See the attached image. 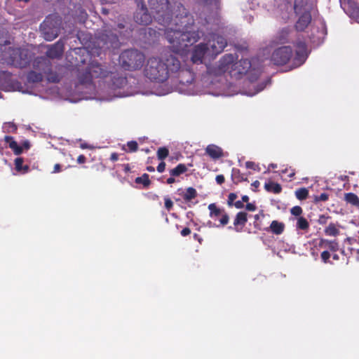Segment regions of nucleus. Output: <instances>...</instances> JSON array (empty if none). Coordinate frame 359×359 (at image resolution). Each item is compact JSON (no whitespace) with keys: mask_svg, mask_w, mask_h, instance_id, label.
Masks as SVG:
<instances>
[{"mask_svg":"<svg viewBox=\"0 0 359 359\" xmlns=\"http://www.w3.org/2000/svg\"><path fill=\"white\" fill-rule=\"evenodd\" d=\"M149 6L155 20L163 28L164 34L171 45L172 51L178 53L196 43L200 35L198 31L189 29L194 24V17L180 2L169 0H148Z\"/></svg>","mask_w":359,"mask_h":359,"instance_id":"nucleus-1","label":"nucleus"},{"mask_svg":"<svg viewBox=\"0 0 359 359\" xmlns=\"http://www.w3.org/2000/svg\"><path fill=\"white\" fill-rule=\"evenodd\" d=\"M62 18L56 14L48 15L40 25L43 38L48 41L57 37L60 32Z\"/></svg>","mask_w":359,"mask_h":359,"instance_id":"nucleus-7","label":"nucleus"},{"mask_svg":"<svg viewBox=\"0 0 359 359\" xmlns=\"http://www.w3.org/2000/svg\"><path fill=\"white\" fill-rule=\"evenodd\" d=\"M4 140L8 144L9 147L15 155H20L22 153V147L19 146L18 142L13 140V137L6 135L4 137Z\"/></svg>","mask_w":359,"mask_h":359,"instance_id":"nucleus-21","label":"nucleus"},{"mask_svg":"<svg viewBox=\"0 0 359 359\" xmlns=\"http://www.w3.org/2000/svg\"><path fill=\"white\" fill-rule=\"evenodd\" d=\"M306 4L304 0H294V11L296 15H299L305 11Z\"/></svg>","mask_w":359,"mask_h":359,"instance_id":"nucleus-30","label":"nucleus"},{"mask_svg":"<svg viewBox=\"0 0 359 359\" xmlns=\"http://www.w3.org/2000/svg\"><path fill=\"white\" fill-rule=\"evenodd\" d=\"M86 157L84 155L81 154L78 156V158H77L78 163L83 164V163H86Z\"/></svg>","mask_w":359,"mask_h":359,"instance_id":"nucleus-51","label":"nucleus"},{"mask_svg":"<svg viewBox=\"0 0 359 359\" xmlns=\"http://www.w3.org/2000/svg\"><path fill=\"white\" fill-rule=\"evenodd\" d=\"M180 233L182 236H187L191 233V229L189 227H185L181 231Z\"/></svg>","mask_w":359,"mask_h":359,"instance_id":"nucleus-50","label":"nucleus"},{"mask_svg":"<svg viewBox=\"0 0 359 359\" xmlns=\"http://www.w3.org/2000/svg\"><path fill=\"white\" fill-rule=\"evenodd\" d=\"M245 167L248 169H252L254 170H259L258 165L253 161H247L245 163Z\"/></svg>","mask_w":359,"mask_h":359,"instance_id":"nucleus-46","label":"nucleus"},{"mask_svg":"<svg viewBox=\"0 0 359 359\" xmlns=\"http://www.w3.org/2000/svg\"><path fill=\"white\" fill-rule=\"evenodd\" d=\"M43 78V73L41 71L36 72L35 71H30L27 74V79L29 83H35L42 81Z\"/></svg>","mask_w":359,"mask_h":359,"instance_id":"nucleus-23","label":"nucleus"},{"mask_svg":"<svg viewBox=\"0 0 359 359\" xmlns=\"http://www.w3.org/2000/svg\"><path fill=\"white\" fill-rule=\"evenodd\" d=\"M295 196L300 201L305 200L308 198L309 191L306 188H300L295 191Z\"/></svg>","mask_w":359,"mask_h":359,"instance_id":"nucleus-33","label":"nucleus"},{"mask_svg":"<svg viewBox=\"0 0 359 359\" xmlns=\"http://www.w3.org/2000/svg\"><path fill=\"white\" fill-rule=\"evenodd\" d=\"M65 43L62 39L51 45L46 51V55L51 59L60 58L64 53Z\"/></svg>","mask_w":359,"mask_h":359,"instance_id":"nucleus-14","label":"nucleus"},{"mask_svg":"<svg viewBox=\"0 0 359 359\" xmlns=\"http://www.w3.org/2000/svg\"><path fill=\"white\" fill-rule=\"evenodd\" d=\"M33 68L38 71H41L43 75L46 76L47 80L50 83H59L60 81V75L52 71V64L50 61L45 57H36L32 63Z\"/></svg>","mask_w":359,"mask_h":359,"instance_id":"nucleus-9","label":"nucleus"},{"mask_svg":"<svg viewBox=\"0 0 359 359\" xmlns=\"http://www.w3.org/2000/svg\"><path fill=\"white\" fill-rule=\"evenodd\" d=\"M281 172L283 174H287V176L290 178H292L295 175V170L294 169H292V168H285V169L281 170Z\"/></svg>","mask_w":359,"mask_h":359,"instance_id":"nucleus-43","label":"nucleus"},{"mask_svg":"<svg viewBox=\"0 0 359 359\" xmlns=\"http://www.w3.org/2000/svg\"><path fill=\"white\" fill-rule=\"evenodd\" d=\"M96 39L100 49L116 50L121 46L117 35L106 27L98 32Z\"/></svg>","mask_w":359,"mask_h":359,"instance_id":"nucleus-8","label":"nucleus"},{"mask_svg":"<svg viewBox=\"0 0 359 359\" xmlns=\"http://www.w3.org/2000/svg\"><path fill=\"white\" fill-rule=\"evenodd\" d=\"M22 147V148L24 147L26 149H29L30 147L29 142L28 140L24 141Z\"/></svg>","mask_w":359,"mask_h":359,"instance_id":"nucleus-59","label":"nucleus"},{"mask_svg":"<svg viewBox=\"0 0 359 359\" xmlns=\"http://www.w3.org/2000/svg\"><path fill=\"white\" fill-rule=\"evenodd\" d=\"M146 169H147V170L148 172H152L155 171V168L153 166H151V165L147 166Z\"/></svg>","mask_w":359,"mask_h":359,"instance_id":"nucleus-62","label":"nucleus"},{"mask_svg":"<svg viewBox=\"0 0 359 359\" xmlns=\"http://www.w3.org/2000/svg\"><path fill=\"white\" fill-rule=\"evenodd\" d=\"M134 20L141 25H148L152 22V17L143 0H139L134 14Z\"/></svg>","mask_w":359,"mask_h":359,"instance_id":"nucleus-11","label":"nucleus"},{"mask_svg":"<svg viewBox=\"0 0 359 359\" xmlns=\"http://www.w3.org/2000/svg\"><path fill=\"white\" fill-rule=\"evenodd\" d=\"M251 185H252V187L255 188V189H253V190L256 191L255 189H257L259 187L260 183H259V182L258 180H255V182H253L252 183Z\"/></svg>","mask_w":359,"mask_h":359,"instance_id":"nucleus-57","label":"nucleus"},{"mask_svg":"<svg viewBox=\"0 0 359 359\" xmlns=\"http://www.w3.org/2000/svg\"><path fill=\"white\" fill-rule=\"evenodd\" d=\"M238 59L233 54H226V72H228L232 79H240L244 75H246L250 82L255 81L261 75L260 68L254 67L251 62L248 59H241L234 62Z\"/></svg>","mask_w":359,"mask_h":359,"instance_id":"nucleus-5","label":"nucleus"},{"mask_svg":"<svg viewBox=\"0 0 359 359\" xmlns=\"http://www.w3.org/2000/svg\"><path fill=\"white\" fill-rule=\"evenodd\" d=\"M216 181L219 184H222L224 182V176L223 175H219L216 177Z\"/></svg>","mask_w":359,"mask_h":359,"instance_id":"nucleus-53","label":"nucleus"},{"mask_svg":"<svg viewBox=\"0 0 359 359\" xmlns=\"http://www.w3.org/2000/svg\"><path fill=\"white\" fill-rule=\"evenodd\" d=\"M325 233L327 236H336L339 233V230L334 223H330L325 229Z\"/></svg>","mask_w":359,"mask_h":359,"instance_id":"nucleus-32","label":"nucleus"},{"mask_svg":"<svg viewBox=\"0 0 359 359\" xmlns=\"http://www.w3.org/2000/svg\"><path fill=\"white\" fill-rule=\"evenodd\" d=\"M210 43V46L212 48V53L214 55H218L224 50V43L222 38L217 37V41L214 39Z\"/></svg>","mask_w":359,"mask_h":359,"instance_id":"nucleus-22","label":"nucleus"},{"mask_svg":"<svg viewBox=\"0 0 359 359\" xmlns=\"http://www.w3.org/2000/svg\"><path fill=\"white\" fill-rule=\"evenodd\" d=\"M188 170V168L185 164L180 163L175 168L170 170V175L172 177H178L182 174L185 173Z\"/></svg>","mask_w":359,"mask_h":359,"instance_id":"nucleus-28","label":"nucleus"},{"mask_svg":"<svg viewBox=\"0 0 359 359\" xmlns=\"http://www.w3.org/2000/svg\"><path fill=\"white\" fill-rule=\"evenodd\" d=\"M248 222V214L245 212H239L236 214L233 221V225L237 231H240Z\"/></svg>","mask_w":359,"mask_h":359,"instance_id":"nucleus-18","label":"nucleus"},{"mask_svg":"<svg viewBox=\"0 0 359 359\" xmlns=\"http://www.w3.org/2000/svg\"><path fill=\"white\" fill-rule=\"evenodd\" d=\"M344 201L347 203L359 208V198L355 194L351 192L346 193L344 194Z\"/></svg>","mask_w":359,"mask_h":359,"instance_id":"nucleus-25","label":"nucleus"},{"mask_svg":"<svg viewBox=\"0 0 359 359\" xmlns=\"http://www.w3.org/2000/svg\"><path fill=\"white\" fill-rule=\"evenodd\" d=\"M319 247L327 249L329 252H337L339 249V243L336 240L329 241L321 239L319 243Z\"/></svg>","mask_w":359,"mask_h":359,"instance_id":"nucleus-19","label":"nucleus"},{"mask_svg":"<svg viewBox=\"0 0 359 359\" xmlns=\"http://www.w3.org/2000/svg\"><path fill=\"white\" fill-rule=\"evenodd\" d=\"M164 58L149 57L144 68V75L151 81L163 83L170 76H177L182 84L190 83L193 79L191 72L182 67L179 57L175 54L165 55Z\"/></svg>","mask_w":359,"mask_h":359,"instance_id":"nucleus-2","label":"nucleus"},{"mask_svg":"<svg viewBox=\"0 0 359 359\" xmlns=\"http://www.w3.org/2000/svg\"><path fill=\"white\" fill-rule=\"evenodd\" d=\"M147 30H148V33H149L150 35H151V34H152V33H154V35H156V32L154 29H153L152 28H150V27H149V28H148V29H147Z\"/></svg>","mask_w":359,"mask_h":359,"instance_id":"nucleus-64","label":"nucleus"},{"mask_svg":"<svg viewBox=\"0 0 359 359\" xmlns=\"http://www.w3.org/2000/svg\"><path fill=\"white\" fill-rule=\"evenodd\" d=\"M341 253L346 257V263L348 262V253L346 252L344 249H341Z\"/></svg>","mask_w":359,"mask_h":359,"instance_id":"nucleus-58","label":"nucleus"},{"mask_svg":"<svg viewBox=\"0 0 359 359\" xmlns=\"http://www.w3.org/2000/svg\"><path fill=\"white\" fill-rule=\"evenodd\" d=\"M126 27V25L123 23H118L115 28V30L118 31L121 36L124 37H129L131 34V29H126L125 31H122Z\"/></svg>","mask_w":359,"mask_h":359,"instance_id":"nucleus-34","label":"nucleus"},{"mask_svg":"<svg viewBox=\"0 0 359 359\" xmlns=\"http://www.w3.org/2000/svg\"><path fill=\"white\" fill-rule=\"evenodd\" d=\"M264 189L270 193L280 194L282 191V187L280 184L274 182H269L265 183Z\"/></svg>","mask_w":359,"mask_h":359,"instance_id":"nucleus-26","label":"nucleus"},{"mask_svg":"<svg viewBox=\"0 0 359 359\" xmlns=\"http://www.w3.org/2000/svg\"><path fill=\"white\" fill-rule=\"evenodd\" d=\"M299 15L294 25V27L297 32H303L308 27L311 22V14L310 11H305Z\"/></svg>","mask_w":359,"mask_h":359,"instance_id":"nucleus-15","label":"nucleus"},{"mask_svg":"<svg viewBox=\"0 0 359 359\" xmlns=\"http://www.w3.org/2000/svg\"><path fill=\"white\" fill-rule=\"evenodd\" d=\"M236 198H237V195L236 194L231 193L228 197V201H227L228 205L232 206L233 203H234V201L236 199Z\"/></svg>","mask_w":359,"mask_h":359,"instance_id":"nucleus-47","label":"nucleus"},{"mask_svg":"<svg viewBox=\"0 0 359 359\" xmlns=\"http://www.w3.org/2000/svg\"><path fill=\"white\" fill-rule=\"evenodd\" d=\"M209 49L208 44L199 43L196 46L191 53V60L194 64L203 63V57L208 50Z\"/></svg>","mask_w":359,"mask_h":359,"instance_id":"nucleus-13","label":"nucleus"},{"mask_svg":"<svg viewBox=\"0 0 359 359\" xmlns=\"http://www.w3.org/2000/svg\"><path fill=\"white\" fill-rule=\"evenodd\" d=\"M60 171H61V165L59 163H56L54 165L53 172L57 173V172H60Z\"/></svg>","mask_w":359,"mask_h":359,"instance_id":"nucleus-54","label":"nucleus"},{"mask_svg":"<svg viewBox=\"0 0 359 359\" xmlns=\"http://www.w3.org/2000/svg\"><path fill=\"white\" fill-rule=\"evenodd\" d=\"M281 34L285 36H287L289 34V29H287V28L283 29L281 30Z\"/></svg>","mask_w":359,"mask_h":359,"instance_id":"nucleus-61","label":"nucleus"},{"mask_svg":"<svg viewBox=\"0 0 359 359\" xmlns=\"http://www.w3.org/2000/svg\"><path fill=\"white\" fill-rule=\"evenodd\" d=\"M72 67L77 69V79L81 84L90 83L93 79H104L108 76L109 72L100 63L92 61L83 69L81 67L90 59V55L86 48H74L67 55Z\"/></svg>","mask_w":359,"mask_h":359,"instance_id":"nucleus-3","label":"nucleus"},{"mask_svg":"<svg viewBox=\"0 0 359 359\" xmlns=\"http://www.w3.org/2000/svg\"><path fill=\"white\" fill-rule=\"evenodd\" d=\"M24 159L21 157L16 158L15 159V168L18 172L22 173H27L29 170V166L28 165H23Z\"/></svg>","mask_w":359,"mask_h":359,"instance_id":"nucleus-27","label":"nucleus"},{"mask_svg":"<svg viewBox=\"0 0 359 359\" xmlns=\"http://www.w3.org/2000/svg\"><path fill=\"white\" fill-rule=\"evenodd\" d=\"M175 177H172L170 175V177H168L166 180L167 184H172L175 183L176 182Z\"/></svg>","mask_w":359,"mask_h":359,"instance_id":"nucleus-56","label":"nucleus"},{"mask_svg":"<svg viewBox=\"0 0 359 359\" xmlns=\"http://www.w3.org/2000/svg\"><path fill=\"white\" fill-rule=\"evenodd\" d=\"M165 169V163L161 161V162L157 166V171L158 172H163Z\"/></svg>","mask_w":359,"mask_h":359,"instance_id":"nucleus-48","label":"nucleus"},{"mask_svg":"<svg viewBox=\"0 0 359 359\" xmlns=\"http://www.w3.org/2000/svg\"><path fill=\"white\" fill-rule=\"evenodd\" d=\"M210 210V217L215 222L219 221V224L214 223V225L217 226H222L224 224V215L222 214L221 210L217 208L215 203H210L208 205Z\"/></svg>","mask_w":359,"mask_h":359,"instance_id":"nucleus-17","label":"nucleus"},{"mask_svg":"<svg viewBox=\"0 0 359 359\" xmlns=\"http://www.w3.org/2000/svg\"><path fill=\"white\" fill-rule=\"evenodd\" d=\"M296 226L298 229L307 231L309 229V223L306 218L299 217L297 218Z\"/></svg>","mask_w":359,"mask_h":359,"instance_id":"nucleus-31","label":"nucleus"},{"mask_svg":"<svg viewBox=\"0 0 359 359\" xmlns=\"http://www.w3.org/2000/svg\"><path fill=\"white\" fill-rule=\"evenodd\" d=\"M330 218L331 217L328 215H321L319 216L317 222L319 224L324 225L327 223L328 219Z\"/></svg>","mask_w":359,"mask_h":359,"instance_id":"nucleus-45","label":"nucleus"},{"mask_svg":"<svg viewBox=\"0 0 359 359\" xmlns=\"http://www.w3.org/2000/svg\"><path fill=\"white\" fill-rule=\"evenodd\" d=\"M233 205H234L238 209H241L244 207V204L242 201H237L234 202Z\"/></svg>","mask_w":359,"mask_h":359,"instance_id":"nucleus-52","label":"nucleus"},{"mask_svg":"<svg viewBox=\"0 0 359 359\" xmlns=\"http://www.w3.org/2000/svg\"><path fill=\"white\" fill-rule=\"evenodd\" d=\"M9 55L11 65L15 67L25 68L32 61L31 53L26 49L13 48L10 50Z\"/></svg>","mask_w":359,"mask_h":359,"instance_id":"nucleus-10","label":"nucleus"},{"mask_svg":"<svg viewBox=\"0 0 359 359\" xmlns=\"http://www.w3.org/2000/svg\"><path fill=\"white\" fill-rule=\"evenodd\" d=\"M330 257V252L327 250H325L321 252L320 257L324 263H327L329 262Z\"/></svg>","mask_w":359,"mask_h":359,"instance_id":"nucleus-42","label":"nucleus"},{"mask_svg":"<svg viewBox=\"0 0 359 359\" xmlns=\"http://www.w3.org/2000/svg\"><path fill=\"white\" fill-rule=\"evenodd\" d=\"M164 205L168 211H170L173 207V202L168 197L164 198Z\"/></svg>","mask_w":359,"mask_h":359,"instance_id":"nucleus-44","label":"nucleus"},{"mask_svg":"<svg viewBox=\"0 0 359 359\" xmlns=\"http://www.w3.org/2000/svg\"><path fill=\"white\" fill-rule=\"evenodd\" d=\"M110 160L111 161H116L118 160V154L117 153H112L110 156Z\"/></svg>","mask_w":359,"mask_h":359,"instance_id":"nucleus-55","label":"nucleus"},{"mask_svg":"<svg viewBox=\"0 0 359 359\" xmlns=\"http://www.w3.org/2000/svg\"><path fill=\"white\" fill-rule=\"evenodd\" d=\"M169 155V150L167 147H159L157 150V157L158 160L163 161Z\"/></svg>","mask_w":359,"mask_h":359,"instance_id":"nucleus-35","label":"nucleus"},{"mask_svg":"<svg viewBox=\"0 0 359 359\" xmlns=\"http://www.w3.org/2000/svg\"><path fill=\"white\" fill-rule=\"evenodd\" d=\"M203 1H204L205 4H212L213 2L215 4H216L217 0H203Z\"/></svg>","mask_w":359,"mask_h":359,"instance_id":"nucleus-63","label":"nucleus"},{"mask_svg":"<svg viewBox=\"0 0 359 359\" xmlns=\"http://www.w3.org/2000/svg\"><path fill=\"white\" fill-rule=\"evenodd\" d=\"M128 149L127 152H135L138 149V144L136 141H130L127 143Z\"/></svg>","mask_w":359,"mask_h":359,"instance_id":"nucleus-40","label":"nucleus"},{"mask_svg":"<svg viewBox=\"0 0 359 359\" xmlns=\"http://www.w3.org/2000/svg\"><path fill=\"white\" fill-rule=\"evenodd\" d=\"M176 194L180 196L178 198H174L176 202L180 201L182 198H183L186 202H189L197 196V191L193 187H188L186 189L179 188L177 190Z\"/></svg>","mask_w":359,"mask_h":359,"instance_id":"nucleus-16","label":"nucleus"},{"mask_svg":"<svg viewBox=\"0 0 359 359\" xmlns=\"http://www.w3.org/2000/svg\"><path fill=\"white\" fill-rule=\"evenodd\" d=\"M245 208L248 211H255L257 209V207L254 203H248L245 205Z\"/></svg>","mask_w":359,"mask_h":359,"instance_id":"nucleus-49","label":"nucleus"},{"mask_svg":"<svg viewBox=\"0 0 359 359\" xmlns=\"http://www.w3.org/2000/svg\"><path fill=\"white\" fill-rule=\"evenodd\" d=\"M135 182L136 184H142L144 188H148L151 184L149 175L144 173L142 176L135 178Z\"/></svg>","mask_w":359,"mask_h":359,"instance_id":"nucleus-29","label":"nucleus"},{"mask_svg":"<svg viewBox=\"0 0 359 359\" xmlns=\"http://www.w3.org/2000/svg\"><path fill=\"white\" fill-rule=\"evenodd\" d=\"M329 199V194L327 193H322L320 195L313 196V201L315 203H318L321 201H327Z\"/></svg>","mask_w":359,"mask_h":359,"instance_id":"nucleus-39","label":"nucleus"},{"mask_svg":"<svg viewBox=\"0 0 359 359\" xmlns=\"http://www.w3.org/2000/svg\"><path fill=\"white\" fill-rule=\"evenodd\" d=\"M206 153L212 158H217L222 155V150L215 145H209L206 148Z\"/></svg>","mask_w":359,"mask_h":359,"instance_id":"nucleus-24","label":"nucleus"},{"mask_svg":"<svg viewBox=\"0 0 359 359\" xmlns=\"http://www.w3.org/2000/svg\"><path fill=\"white\" fill-rule=\"evenodd\" d=\"M231 177L234 183L236 184L243 180V177L241 175L240 170L237 168L232 169Z\"/></svg>","mask_w":359,"mask_h":359,"instance_id":"nucleus-38","label":"nucleus"},{"mask_svg":"<svg viewBox=\"0 0 359 359\" xmlns=\"http://www.w3.org/2000/svg\"><path fill=\"white\" fill-rule=\"evenodd\" d=\"M264 214L263 212V210H261L259 214H257L254 216V219H255V221H254V226L255 228L259 229V230H262V223L260 222V219L261 218H264Z\"/></svg>","mask_w":359,"mask_h":359,"instance_id":"nucleus-36","label":"nucleus"},{"mask_svg":"<svg viewBox=\"0 0 359 359\" xmlns=\"http://www.w3.org/2000/svg\"><path fill=\"white\" fill-rule=\"evenodd\" d=\"M264 229L267 231H270L276 235H280L285 230V224L283 222L273 220L271 222L269 227L264 228Z\"/></svg>","mask_w":359,"mask_h":359,"instance_id":"nucleus-20","label":"nucleus"},{"mask_svg":"<svg viewBox=\"0 0 359 359\" xmlns=\"http://www.w3.org/2000/svg\"><path fill=\"white\" fill-rule=\"evenodd\" d=\"M302 208L300 206L296 205L291 208L290 212L292 215L300 217L302 213Z\"/></svg>","mask_w":359,"mask_h":359,"instance_id":"nucleus-41","label":"nucleus"},{"mask_svg":"<svg viewBox=\"0 0 359 359\" xmlns=\"http://www.w3.org/2000/svg\"><path fill=\"white\" fill-rule=\"evenodd\" d=\"M230 46H233L238 52H243L248 50V43L246 41L237 42L233 44L230 43Z\"/></svg>","mask_w":359,"mask_h":359,"instance_id":"nucleus-37","label":"nucleus"},{"mask_svg":"<svg viewBox=\"0 0 359 359\" xmlns=\"http://www.w3.org/2000/svg\"><path fill=\"white\" fill-rule=\"evenodd\" d=\"M123 171L127 173L128 172H130V165L129 164H123Z\"/></svg>","mask_w":359,"mask_h":359,"instance_id":"nucleus-60","label":"nucleus"},{"mask_svg":"<svg viewBox=\"0 0 359 359\" xmlns=\"http://www.w3.org/2000/svg\"><path fill=\"white\" fill-rule=\"evenodd\" d=\"M145 62L144 54L134 48L123 50L119 55V63L127 71L140 69Z\"/></svg>","mask_w":359,"mask_h":359,"instance_id":"nucleus-6","label":"nucleus"},{"mask_svg":"<svg viewBox=\"0 0 359 359\" xmlns=\"http://www.w3.org/2000/svg\"><path fill=\"white\" fill-rule=\"evenodd\" d=\"M344 11L351 18L359 22V6L354 0H339Z\"/></svg>","mask_w":359,"mask_h":359,"instance_id":"nucleus-12","label":"nucleus"},{"mask_svg":"<svg viewBox=\"0 0 359 359\" xmlns=\"http://www.w3.org/2000/svg\"><path fill=\"white\" fill-rule=\"evenodd\" d=\"M295 54L290 46H281L273 50L271 55V62L277 66H283L291 60L294 68L304 63L308 57L307 46L304 41H298L295 44Z\"/></svg>","mask_w":359,"mask_h":359,"instance_id":"nucleus-4","label":"nucleus"}]
</instances>
